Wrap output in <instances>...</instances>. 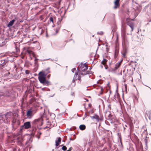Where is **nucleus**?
Wrapping results in <instances>:
<instances>
[{
  "mask_svg": "<svg viewBox=\"0 0 151 151\" xmlns=\"http://www.w3.org/2000/svg\"><path fill=\"white\" fill-rule=\"evenodd\" d=\"M38 79L40 83L44 86H48L51 84L50 82L46 79V75L42 72H40L39 74Z\"/></svg>",
  "mask_w": 151,
  "mask_h": 151,
  "instance_id": "obj_1",
  "label": "nucleus"
},
{
  "mask_svg": "<svg viewBox=\"0 0 151 151\" xmlns=\"http://www.w3.org/2000/svg\"><path fill=\"white\" fill-rule=\"evenodd\" d=\"M42 119H38L35 120L32 122V126L33 127V131H35L37 128H38L39 126L42 125Z\"/></svg>",
  "mask_w": 151,
  "mask_h": 151,
  "instance_id": "obj_2",
  "label": "nucleus"
},
{
  "mask_svg": "<svg viewBox=\"0 0 151 151\" xmlns=\"http://www.w3.org/2000/svg\"><path fill=\"white\" fill-rule=\"evenodd\" d=\"M77 68V70L78 72H79V70L78 68ZM81 69L80 70V72L79 75H81L82 76H84L86 74H89V71H87V67H85V68H83V67H82L81 68H79Z\"/></svg>",
  "mask_w": 151,
  "mask_h": 151,
  "instance_id": "obj_3",
  "label": "nucleus"
},
{
  "mask_svg": "<svg viewBox=\"0 0 151 151\" xmlns=\"http://www.w3.org/2000/svg\"><path fill=\"white\" fill-rule=\"evenodd\" d=\"M121 61H119L117 63L115 64V67L114 68H111V70H109V71H112L113 72H115L116 70H117L120 66L122 63Z\"/></svg>",
  "mask_w": 151,
  "mask_h": 151,
  "instance_id": "obj_4",
  "label": "nucleus"
},
{
  "mask_svg": "<svg viewBox=\"0 0 151 151\" xmlns=\"http://www.w3.org/2000/svg\"><path fill=\"white\" fill-rule=\"evenodd\" d=\"M1 62H2V63L0 64V68H2L7 66V63L8 61L6 59H3L1 60Z\"/></svg>",
  "mask_w": 151,
  "mask_h": 151,
  "instance_id": "obj_5",
  "label": "nucleus"
},
{
  "mask_svg": "<svg viewBox=\"0 0 151 151\" xmlns=\"http://www.w3.org/2000/svg\"><path fill=\"white\" fill-rule=\"evenodd\" d=\"M31 125L30 124V122H25L24 124L22 126V128L24 127L25 129H28L31 127Z\"/></svg>",
  "mask_w": 151,
  "mask_h": 151,
  "instance_id": "obj_6",
  "label": "nucleus"
},
{
  "mask_svg": "<svg viewBox=\"0 0 151 151\" xmlns=\"http://www.w3.org/2000/svg\"><path fill=\"white\" fill-rule=\"evenodd\" d=\"M10 113L9 112H7L6 114L3 115H0V118L4 119H7L8 118V116H10Z\"/></svg>",
  "mask_w": 151,
  "mask_h": 151,
  "instance_id": "obj_7",
  "label": "nucleus"
},
{
  "mask_svg": "<svg viewBox=\"0 0 151 151\" xmlns=\"http://www.w3.org/2000/svg\"><path fill=\"white\" fill-rule=\"evenodd\" d=\"M6 39L0 38V47H2L5 45L6 43Z\"/></svg>",
  "mask_w": 151,
  "mask_h": 151,
  "instance_id": "obj_8",
  "label": "nucleus"
},
{
  "mask_svg": "<svg viewBox=\"0 0 151 151\" xmlns=\"http://www.w3.org/2000/svg\"><path fill=\"white\" fill-rule=\"evenodd\" d=\"M92 119H95L96 120V122H98L100 120H101V119L99 118V116L97 115L94 114L93 116H90Z\"/></svg>",
  "mask_w": 151,
  "mask_h": 151,
  "instance_id": "obj_9",
  "label": "nucleus"
},
{
  "mask_svg": "<svg viewBox=\"0 0 151 151\" xmlns=\"http://www.w3.org/2000/svg\"><path fill=\"white\" fill-rule=\"evenodd\" d=\"M128 20L129 19H127V24L130 27L131 29V31L132 32L133 31L134 29V24L132 22H129Z\"/></svg>",
  "mask_w": 151,
  "mask_h": 151,
  "instance_id": "obj_10",
  "label": "nucleus"
},
{
  "mask_svg": "<svg viewBox=\"0 0 151 151\" xmlns=\"http://www.w3.org/2000/svg\"><path fill=\"white\" fill-rule=\"evenodd\" d=\"M27 116L28 118H31L33 116V111H32L29 110L27 113Z\"/></svg>",
  "mask_w": 151,
  "mask_h": 151,
  "instance_id": "obj_11",
  "label": "nucleus"
},
{
  "mask_svg": "<svg viewBox=\"0 0 151 151\" xmlns=\"http://www.w3.org/2000/svg\"><path fill=\"white\" fill-rule=\"evenodd\" d=\"M119 0H116L114 2L115 6L114 7V9H116L119 6Z\"/></svg>",
  "mask_w": 151,
  "mask_h": 151,
  "instance_id": "obj_12",
  "label": "nucleus"
},
{
  "mask_svg": "<svg viewBox=\"0 0 151 151\" xmlns=\"http://www.w3.org/2000/svg\"><path fill=\"white\" fill-rule=\"evenodd\" d=\"M119 53V50L116 47H115V53L114 55V58L116 59L117 55Z\"/></svg>",
  "mask_w": 151,
  "mask_h": 151,
  "instance_id": "obj_13",
  "label": "nucleus"
},
{
  "mask_svg": "<svg viewBox=\"0 0 151 151\" xmlns=\"http://www.w3.org/2000/svg\"><path fill=\"white\" fill-rule=\"evenodd\" d=\"M14 22H15V20L14 19L11 21H10L9 22L8 24L7 25V26L9 27H10L11 26H12L13 25Z\"/></svg>",
  "mask_w": 151,
  "mask_h": 151,
  "instance_id": "obj_14",
  "label": "nucleus"
},
{
  "mask_svg": "<svg viewBox=\"0 0 151 151\" xmlns=\"http://www.w3.org/2000/svg\"><path fill=\"white\" fill-rule=\"evenodd\" d=\"M78 75V74L77 73H75V75L74 76V78L72 81V83H74V86H75V85H76V83L75 82V80L74 79L75 78H76V77H77V76Z\"/></svg>",
  "mask_w": 151,
  "mask_h": 151,
  "instance_id": "obj_15",
  "label": "nucleus"
},
{
  "mask_svg": "<svg viewBox=\"0 0 151 151\" xmlns=\"http://www.w3.org/2000/svg\"><path fill=\"white\" fill-rule=\"evenodd\" d=\"M86 126L84 124H81L79 126V128L81 130H83L85 129Z\"/></svg>",
  "mask_w": 151,
  "mask_h": 151,
  "instance_id": "obj_16",
  "label": "nucleus"
},
{
  "mask_svg": "<svg viewBox=\"0 0 151 151\" xmlns=\"http://www.w3.org/2000/svg\"><path fill=\"white\" fill-rule=\"evenodd\" d=\"M87 67V69H88V66L86 64V63H84V64H81L79 65V68H81L82 67H83V68H85V67Z\"/></svg>",
  "mask_w": 151,
  "mask_h": 151,
  "instance_id": "obj_17",
  "label": "nucleus"
},
{
  "mask_svg": "<svg viewBox=\"0 0 151 151\" xmlns=\"http://www.w3.org/2000/svg\"><path fill=\"white\" fill-rule=\"evenodd\" d=\"M33 52L31 50H29V49H27L26 51V54H28L29 55L32 54Z\"/></svg>",
  "mask_w": 151,
  "mask_h": 151,
  "instance_id": "obj_18",
  "label": "nucleus"
},
{
  "mask_svg": "<svg viewBox=\"0 0 151 151\" xmlns=\"http://www.w3.org/2000/svg\"><path fill=\"white\" fill-rule=\"evenodd\" d=\"M107 61V60L106 59L104 58L103 59V60L102 61L101 63L103 65H105V64L106 63Z\"/></svg>",
  "mask_w": 151,
  "mask_h": 151,
  "instance_id": "obj_19",
  "label": "nucleus"
},
{
  "mask_svg": "<svg viewBox=\"0 0 151 151\" xmlns=\"http://www.w3.org/2000/svg\"><path fill=\"white\" fill-rule=\"evenodd\" d=\"M63 146V147L62 148V150H63V151H65L67 149V147H66V146H64V145H60L59 147H61V146Z\"/></svg>",
  "mask_w": 151,
  "mask_h": 151,
  "instance_id": "obj_20",
  "label": "nucleus"
},
{
  "mask_svg": "<svg viewBox=\"0 0 151 151\" xmlns=\"http://www.w3.org/2000/svg\"><path fill=\"white\" fill-rule=\"evenodd\" d=\"M87 112L89 115H90L91 114H92L94 113V111L93 110L91 109L89 111H87Z\"/></svg>",
  "mask_w": 151,
  "mask_h": 151,
  "instance_id": "obj_21",
  "label": "nucleus"
},
{
  "mask_svg": "<svg viewBox=\"0 0 151 151\" xmlns=\"http://www.w3.org/2000/svg\"><path fill=\"white\" fill-rule=\"evenodd\" d=\"M103 82V81L101 79L99 80V81L97 82V83H100L101 84Z\"/></svg>",
  "mask_w": 151,
  "mask_h": 151,
  "instance_id": "obj_22",
  "label": "nucleus"
},
{
  "mask_svg": "<svg viewBox=\"0 0 151 151\" xmlns=\"http://www.w3.org/2000/svg\"><path fill=\"white\" fill-rule=\"evenodd\" d=\"M77 79L78 80H79L80 81H81V78L79 75H78V78H77L76 79V80Z\"/></svg>",
  "mask_w": 151,
  "mask_h": 151,
  "instance_id": "obj_23",
  "label": "nucleus"
},
{
  "mask_svg": "<svg viewBox=\"0 0 151 151\" xmlns=\"http://www.w3.org/2000/svg\"><path fill=\"white\" fill-rule=\"evenodd\" d=\"M50 22H52V23H54L53 22V18L52 17H50Z\"/></svg>",
  "mask_w": 151,
  "mask_h": 151,
  "instance_id": "obj_24",
  "label": "nucleus"
},
{
  "mask_svg": "<svg viewBox=\"0 0 151 151\" xmlns=\"http://www.w3.org/2000/svg\"><path fill=\"white\" fill-rule=\"evenodd\" d=\"M38 59L37 58H35V64H37L38 62Z\"/></svg>",
  "mask_w": 151,
  "mask_h": 151,
  "instance_id": "obj_25",
  "label": "nucleus"
},
{
  "mask_svg": "<svg viewBox=\"0 0 151 151\" xmlns=\"http://www.w3.org/2000/svg\"><path fill=\"white\" fill-rule=\"evenodd\" d=\"M61 141V138L60 137H59L58 138V140L57 141V142H58V143L60 142Z\"/></svg>",
  "mask_w": 151,
  "mask_h": 151,
  "instance_id": "obj_26",
  "label": "nucleus"
},
{
  "mask_svg": "<svg viewBox=\"0 0 151 151\" xmlns=\"http://www.w3.org/2000/svg\"><path fill=\"white\" fill-rule=\"evenodd\" d=\"M6 93H8V94H9V95H8V96H9V95L11 93V91H9V90H7L6 91Z\"/></svg>",
  "mask_w": 151,
  "mask_h": 151,
  "instance_id": "obj_27",
  "label": "nucleus"
},
{
  "mask_svg": "<svg viewBox=\"0 0 151 151\" xmlns=\"http://www.w3.org/2000/svg\"><path fill=\"white\" fill-rule=\"evenodd\" d=\"M29 71L28 70H25V73L26 74H29Z\"/></svg>",
  "mask_w": 151,
  "mask_h": 151,
  "instance_id": "obj_28",
  "label": "nucleus"
},
{
  "mask_svg": "<svg viewBox=\"0 0 151 151\" xmlns=\"http://www.w3.org/2000/svg\"><path fill=\"white\" fill-rule=\"evenodd\" d=\"M126 50H124V53H122V55H123V56L124 57H125L126 55Z\"/></svg>",
  "mask_w": 151,
  "mask_h": 151,
  "instance_id": "obj_29",
  "label": "nucleus"
},
{
  "mask_svg": "<svg viewBox=\"0 0 151 151\" xmlns=\"http://www.w3.org/2000/svg\"><path fill=\"white\" fill-rule=\"evenodd\" d=\"M76 70V68H73L71 70V71L72 72L74 73L75 72V71Z\"/></svg>",
  "mask_w": 151,
  "mask_h": 151,
  "instance_id": "obj_30",
  "label": "nucleus"
},
{
  "mask_svg": "<svg viewBox=\"0 0 151 151\" xmlns=\"http://www.w3.org/2000/svg\"><path fill=\"white\" fill-rule=\"evenodd\" d=\"M55 143H56V144H55L56 146H58L59 145V143L58 142H57L56 140L55 141Z\"/></svg>",
  "mask_w": 151,
  "mask_h": 151,
  "instance_id": "obj_31",
  "label": "nucleus"
},
{
  "mask_svg": "<svg viewBox=\"0 0 151 151\" xmlns=\"http://www.w3.org/2000/svg\"><path fill=\"white\" fill-rule=\"evenodd\" d=\"M97 34H99V35H103V32H97Z\"/></svg>",
  "mask_w": 151,
  "mask_h": 151,
  "instance_id": "obj_32",
  "label": "nucleus"
},
{
  "mask_svg": "<svg viewBox=\"0 0 151 151\" xmlns=\"http://www.w3.org/2000/svg\"><path fill=\"white\" fill-rule=\"evenodd\" d=\"M85 117H86L87 116H89V115H87L86 112L85 114Z\"/></svg>",
  "mask_w": 151,
  "mask_h": 151,
  "instance_id": "obj_33",
  "label": "nucleus"
},
{
  "mask_svg": "<svg viewBox=\"0 0 151 151\" xmlns=\"http://www.w3.org/2000/svg\"><path fill=\"white\" fill-rule=\"evenodd\" d=\"M71 95L72 96H74V93L73 92H71Z\"/></svg>",
  "mask_w": 151,
  "mask_h": 151,
  "instance_id": "obj_34",
  "label": "nucleus"
},
{
  "mask_svg": "<svg viewBox=\"0 0 151 151\" xmlns=\"http://www.w3.org/2000/svg\"><path fill=\"white\" fill-rule=\"evenodd\" d=\"M109 49L107 47L106 48V51L107 52H108Z\"/></svg>",
  "mask_w": 151,
  "mask_h": 151,
  "instance_id": "obj_35",
  "label": "nucleus"
},
{
  "mask_svg": "<svg viewBox=\"0 0 151 151\" xmlns=\"http://www.w3.org/2000/svg\"><path fill=\"white\" fill-rule=\"evenodd\" d=\"M109 115H108V116L109 117H110V116H111V115L109 113Z\"/></svg>",
  "mask_w": 151,
  "mask_h": 151,
  "instance_id": "obj_36",
  "label": "nucleus"
},
{
  "mask_svg": "<svg viewBox=\"0 0 151 151\" xmlns=\"http://www.w3.org/2000/svg\"><path fill=\"white\" fill-rule=\"evenodd\" d=\"M108 67L107 66H105V68L106 69H107Z\"/></svg>",
  "mask_w": 151,
  "mask_h": 151,
  "instance_id": "obj_37",
  "label": "nucleus"
},
{
  "mask_svg": "<svg viewBox=\"0 0 151 151\" xmlns=\"http://www.w3.org/2000/svg\"><path fill=\"white\" fill-rule=\"evenodd\" d=\"M59 30V29H57L56 30V33H57L58 32V30Z\"/></svg>",
  "mask_w": 151,
  "mask_h": 151,
  "instance_id": "obj_38",
  "label": "nucleus"
},
{
  "mask_svg": "<svg viewBox=\"0 0 151 151\" xmlns=\"http://www.w3.org/2000/svg\"><path fill=\"white\" fill-rule=\"evenodd\" d=\"M70 140H74V139H72L71 138H70Z\"/></svg>",
  "mask_w": 151,
  "mask_h": 151,
  "instance_id": "obj_39",
  "label": "nucleus"
},
{
  "mask_svg": "<svg viewBox=\"0 0 151 151\" xmlns=\"http://www.w3.org/2000/svg\"><path fill=\"white\" fill-rule=\"evenodd\" d=\"M84 108H85V109L86 110V107H85V104H84Z\"/></svg>",
  "mask_w": 151,
  "mask_h": 151,
  "instance_id": "obj_40",
  "label": "nucleus"
},
{
  "mask_svg": "<svg viewBox=\"0 0 151 151\" xmlns=\"http://www.w3.org/2000/svg\"><path fill=\"white\" fill-rule=\"evenodd\" d=\"M91 106V104H88V106H89V107H90Z\"/></svg>",
  "mask_w": 151,
  "mask_h": 151,
  "instance_id": "obj_41",
  "label": "nucleus"
},
{
  "mask_svg": "<svg viewBox=\"0 0 151 151\" xmlns=\"http://www.w3.org/2000/svg\"><path fill=\"white\" fill-rule=\"evenodd\" d=\"M39 133L40 135H41L42 134L41 132H39Z\"/></svg>",
  "mask_w": 151,
  "mask_h": 151,
  "instance_id": "obj_42",
  "label": "nucleus"
},
{
  "mask_svg": "<svg viewBox=\"0 0 151 151\" xmlns=\"http://www.w3.org/2000/svg\"><path fill=\"white\" fill-rule=\"evenodd\" d=\"M87 101H88V99H85Z\"/></svg>",
  "mask_w": 151,
  "mask_h": 151,
  "instance_id": "obj_43",
  "label": "nucleus"
},
{
  "mask_svg": "<svg viewBox=\"0 0 151 151\" xmlns=\"http://www.w3.org/2000/svg\"><path fill=\"white\" fill-rule=\"evenodd\" d=\"M40 138V136H38V139H39V138Z\"/></svg>",
  "mask_w": 151,
  "mask_h": 151,
  "instance_id": "obj_44",
  "label": "nucleus"
},
{
  "mask_svg": "<svg viewBox=\"0 0 151 151\" xmlns=\"http://www.w3.org/2000/svg\"><path fill=\"white\" fill-rule=\"evenodd\" d=\"M99 77H100V78H101V76H99Z\"/></svg>",
  "mask_w": 151,
  "mask_h": 151,
  "instance_id": "obj_45",
  "label": "nucleus"
},
{
  "mask_svg": "<svg viewBox=\"0 0 151 151\" xmlns=\"http://www.w3.org/2000/svg\"><path fill=\"white\" fill-rule=\"evenodd\" d=\"M149 119H150V117H149Z\"/></svg>",
  "mask_w": 151,
  "mask_h": 151,
  "instance_id": "obj_46",
  "label": "nucleus"
},
{
  "mask_svg": "<svg viewBox=\"0 0 151 151\" xmlns=\"http://www.w3.org/2000/svg\"><path fill=\"white\" fill-rule=\"evenodd\" d=\"M1 64L2 63V62H1Z\"/></svg>",
  "mask_w": 151,
  "mask_h": 151,
  "instance_id": "obj_47",
  "label": "nucleus"
},
{
  "mask_svg": "<svg viewBox=\"0 0 151 151\" xmlns=\"http://www.w3.org/2000/svg\"><path fill=\"white\" fill-rule=\"evenodd\" d=\"M84 118H83V120H84Z\"/></svg>",
  "mask_w": 151,
  "mask_h": 151,
  "instance_id": "obj_48",
  "label": "nucleus"
},
{
  "mask_svg": "<svg viewBox=\"0 0 151 151\" xmlns=\"http://www.w3.org/2000/svg\"><path fill=\"white\" fill-rule=\"evenodd\" d=\"M93 136L94 137V134L93 135Z\"/></svg>",
  "mask_w": 151,
  "mask_h": 151,
  "instance_id": "obj_49",
  "label": "nucleus"
},
{
  "mask_svg": "<svg viewBox=\"0 0 151 151\" xmlns=\"http://www.w3.org/2000/svg\"><path fill=\"white\" fill-rule=\"evenodd\" d=\"M63 142H64V141H63Z\"/></svg>",
  "mask_w": 151,
  "mask_h": 151,
  "instance_id": "obj_50",
  "label": "nucleus"
},
{
  "mask_svg": "<svg viewBox=\"0 0 151 151\" xmlns=\"http://www.w3.org/2000/svg\"><path fill=\"white\" fill-rule=\"evenodd\" d=\"M54 94H53V96H54Z\"/></svg>",
  "mask_w": 151,
  "mask_h": 151,
  "instance_id": "obj_51",
  "label": "nucleus"
},
{
  "mask_svg": "<svg viewBox=\"0 0 151 151\" xmlns=\"http://www.w3.org/2000/svg\"><path fill=\"white\" fill-rule=\"evenodd\" d=\"M150 124H151V123H150Z\"/></svg>",
  "mask_w": 151,
  "mask_h": 151,
  "instance_id": "obj_52",
  "label": "nucleus"
}]
</instances>
